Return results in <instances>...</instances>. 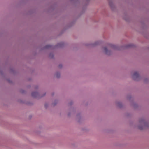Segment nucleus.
<instances>
[{"label": "nucleus", "instance_id": "obj_2", "mask_svg": "<svg viewBox=\"0 0 149 149\" xmlns=\"http://www.w3.org/2000/svg\"><path fill=\"white\" fill-rule=\"evenodd\" d=\"M137 127L140 130H143L149 127V120L146 118L140 117L138 119Z\"/></svg>", "mask_w": 149, "mask_h": 149}, {"label": "nucleus", "instance_id": "obj_8", "mask_svg": "<svg viewBox=\"0 0 149 149\" xmlns=\"http://www.w3.org/2000/svg\"><path fill=\"white\" fill-rule=\"evenodd\" d=\"M101 43V41L100 40H97L94 42L90 43L89 45L91 47H94L96 46L100 45Z\"/></svg>", "mask_w": 149, "mask_h": 149}, {"label": "nucleus", "instance_id": "obj_1", "mask_svg": "<svg viewBox=\"0 0 149 149\" xmlns=\"http://www.w3.org/2000/svg\"><path fill=\"white\" fill-rule=\"evenodd\" d=\"M119 49V48L118 46L111 43H108L103 47L102 51L105 55L110 56L113 54V50Z\"/></svg>", "mask_w": 149, "mask_h": 149}, {"label": "nucleus", "instance_id": "obj_14", "mask_svg": "<svg viewBox=\"0 0 149 149\" xmlns=\"http://www.w3.org/2000/svg\"><path fill=\"white\" fill-rule=\"evenodd\" d=\"M58 100H55L52 102V104L53 106H54L58 103Z\"/></svg>", "mask_w": 149, "mask_h": 149}, {"label": "nucleus", "instance_id": "obj_23", "mask_svg": "<svg viewBox=\"0 0 149 149\" xmlns=\"http://www.w3.org/2000/svg\"><path fill=\"white\" fill-rule=\"evenodd\" d=\"M148 79L147 78H145L144 79V81L146 82H147L148 81Z\"/></svg>", "mask_w": 149, "mask_h": 149}, {"label": "nucleus", "instance_id": "obj_18", "mask_svg": "<svg viewBox=\"0 0 149 149\" xmlns=\"http://www.w3.org/2000/svg\"><path fill=\"white\" fill-rule=\"evenodd\" d=\"M49 104L48 103H45L44 104L45 107L46 108H47L49 107Z\"/></svg>", "mask_w": 149, "mask_h": 149}, {"label": "nucleus", "instance_id": "obj_6", "mask_svg": "<svg viewBox=\"0 0 149 149\" xmlns=\"http://www.w3.org/2000/svg\"><path fill=\"white\" fill-rule=\"evenodd\" d=\"M115 103L116 106L119 108H121L123 107V105L122 103L120 100L116 101Z\"/></svg>", "mask_w": 149, "mask_h": 149}, {"label": "nucleus", "instance_id": "obj_17", "mask_svg": "<svg viewBox=\"0 0 149 149\" xmlns=\"http://www.w3.org/2000/svg\"><path fill=\"white\" fill-rule=\"evenodd\" d=\"M54 55L53 53H51L49 54V57L50 58H52L54 57Z\"/></svg>", "mask_w": 149, "mask_h": 149}, {"label": "nucleus", "instance_id": "obj_3", "mask_svg": "<svg viewBox=\"0 0 149 149\" xmlns=\"http://www.w3.org/2000/svg\"><path fill=\"white\" fill-rule=\"evenodd\" d=\"M131 77L132 79L135 81H139L141 79L139 71L134 70L132 72Z\"/></svg>", "mask_w": 149, "mask_h": 149}, {"label": "nucleus", "instance_id": "obj_9", "mask_svg": "<svg viewBox=\"0 0 149 149\" xmlns=\"http://www.w3.org/2000/svg\"><path fill=\"white\" fill-rule=\"evenodd\" d=\"M32 96L33 97L39 99L40 94L36 91L32 92L31 94Z\"/></svg>", "mask_w": 149, "mask_h": 149}, {"label": "nucleus", "instance_id": "obj_10", "mask_svg": "<svg viewBox=\"0 0 149 149\" xmlns=\"http://www.w3.org/2000/svg\"><path fill=\"white\" fill-rule=\"evenodd\" d=\"M126 99L128 100L130 103L131 102L134 101V98L133 96L130 94L127 95L126 97Z\"/></svg>", "mask_w": 149, "mask_h": 149}, {"label": "nucleus", "instance_id": "obj_13", "mask_svg": "<svg viewBox=\"0 0 149 149\" xmlns=\"http://www.w3.org/2000/svg\"><path fill=\"white\" fill-rule=\"evenodd\" d=\"M134 46V45L132 44H129L127 45L124 46L125 48H130L133 47Z\"/></svg>", "mask_w": 149, "mask_h": 149}, {"label": "nucleus", "instance_id": "obj_12", "mask_svg": "<svg viewBox=\"0 0 149 149\" xmlns=\"http://www.w3.org/2000/svg\"><path fill=\"white\" fill-rule=\"evenodd\" d=\"M54 77L57 78H59L61 77V73L59 71L56 72L54 75Z\"/></svg>", "mask_w": 149, "mask_h": 149}, {"label": "nucleus", "instance_id": "obj_21", "mask_svg": "<svg viewBox=\"0 0 149 149\" xmlns=\"http://www.w3.org/2000/svg\"><path fill=\"white\" fill-rule=\"evenodd\" d=\"M74 103V102L73 101H71L69 103V104L70 105H72Z\"/></svg>", "mask_w": 149, "mask_h": 149}, {"label": "nucleus", "instance_id": "obj_5", "mask_svg": "<svg viewBox=\"0 0 149 149\" xmlns=\"http://www.w3.org/2000/svg\"><path fill=\"white\" fill-rule=\"evenodd\" d=\"M76 109L74 107H72L70 109V111L68 113V116H70L71 114H73L76 111Z\"/></svg>", "mask_w": 149, "mask_h": 149}, {"label": "nucleus", "instance_id": "obj_16", "mask_svg": "<svg viewBox=\"0 0 149 149\" xmlns=\"http://www.w3.org/2000/svg\"><path fill=\"white\" fill-rule=\"evenodd\" d=\"M77 119L78 121H79L80 118H81V116L80 113H78L77 115Z\"/></svg>", "mask_w": 149, "mask_h": 149}, {"label": "nucleus", "instance_id": "obj_11", "mask_svg": "<svg viewBox=\"0 0 149 149\" xmlns=\"http://www.w3.org/2000/svg\"><path fill=\"white\" fill-rule=\"evenodd\" d=\"M130 104L131 106L134 109L137 108L138 106L136 102L134 101L132 102H131L130 103Z\"/></svg>", "mask_w": 149, "mask_h": 149}, {"label": "nucleus", "instance_id": "obj_15", "mask_svg": "<svg viewBox=\"0 0 149 149\" xmlns=\"http://www.w3.org/2000/svg\"><path fill=\"white\" fill-rule=\"evenodd\" d=\"M46 95V92H44L41 94H40L39 99L45 97Z\"/></svg>", "mask_w": 149, "mask_h": 149}, {"label": "nucleus", "instance_id": "obj_4", "mask_svg": "<svg viewBox=\"0 0 149 149\" xmlns=\"http://www.w3.org/2000/svg\"><path fill=\"white\" fill-rule=\"evenodd\" d=\"M64 45V44L63 42H61L58 43L55 47L50 45H47L42 49L41 50L45 49H52L56 48H61L63 47Z\"/></svg>", "mask_w": 149, "mask_h": 149}, {"label": "nucleus", "instance_id": "obj_22", "mask_svg": "<svg viewBox=\"0 0 149 149\" xmlns=\"http://www.w3.org/2000/svg\"><path fill=\"white\" fill-rule=\"evenodd\" d=\"M62 65L61 64L59 65L58 66V67L59 68H62Z\"/></svg>", "mask_w": 149, "mask_h": 149}, {"label": "nucleus", "instance_id": "obj_24", "mask_svg": "<svg viewBox=\"0 0 149 149\" xmlns=\"http://www.w3.org/2000/svg\"><path fill=\"white\" fill-rule=\"evenodd\" d=\"M9 82H10V83L11 82H10V81H9Z\"/></svg>", "mask_w": 149, "mask_h": 149}, {"label": "nucleus", "instance_id": "obj_7", "mask_svg": "<svg viewBox=\"0 0 149 149\" xmlns=\"http://www.w3.org/2000/svg\"><path fill=\"white\" fill-rule=\"evenodd\" d=\"M109 5L112 10H114L115 9L116 6L113 1L111 0H109Z\"/></svg>", "mask_w": 149, "mask_h": 149}, {"label": "nucleus", "instance_id": "obj_20", "mask_svg": "<svg viewBox=\"0 0 149 149\" xmlns=\"http://www.w3.org/2000/svg\"><path fill=\"white\" fill-rule=\"evenodd\" d=\"M38 85H35L34 86V88L35 89H37L38 88Z\"/></svg>", "mask_w": 149, "mask_h": 149}, {"label": "nucleus", "instance_id": "obj_19", "mask_svg": "<svg viewBox=\"0 0 149 149\" xmlns=\"http://www.w3.org/2000/svg\"><path fill=\"white\" fill-rule=\"evenodd\" d=\"M128 16L127 15H125L123 17L124 19L127 21L128 20V19H127Z\"/></svg>", "mask_w": 149, "mask_h": 149}]
</instances>
